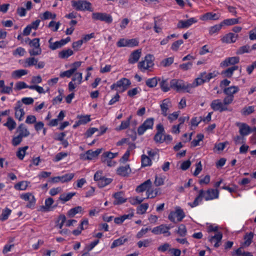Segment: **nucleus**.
<instances>
[{
  "label": "nucleus",
  "instance_id": "nucleus-1",
  "mask_svg": "<svg viewBox=\"0 0 256 256\" xmlns=\"http://www.w3.org/2000/svg\"><path fill=\"white\" fill-rule=\"evenodd\" d=\"M219 197V191L218 190L210 188L204 191L201 190L198 192V195L195 198L192 202H188V205L191 208H194L198 206L204 198L206 201L211 200L218 198Z\"/></svg>",
  "mask_w": 256,
  "mask_h": 256
},
{
  "label": "nucleus",
  "instance_id": "nucleus-2",
  "mask_svg": "<svg viewBox=\"0 0 256 256\" xmlns=\"http://www.w3.org/2000/svg\"><path fill=\"white\" fill-rule=\"evenodd\" d=\"M170 87L174 90L180 92H186L190 93L192 88H196L194 85V82L192 83L186 82L182 80L173 79L170 82Z\"/></svg>",
  "mask_w": 256,
  "mask_h": 256
},
{
  "label": "nucleus",
  "instance_id": "nucleus-3",
  "mask_svg": "<svg viewBox=\"0 0 256 256\" xmlns=\"http://www.w3.org/2000/svg\"><path fill=\"white\" fill-rule=\"evenodd\" d=\"M218 74L216 70H214L212 72L207 73L204 72L200 74L198 76L194 81V85L196 87L202 85L204 83L208 82L211 79L216 77Z\"/></svg>",
  "mask_w": 256,
  "mask_h": 256
},
{
  "label": "nucleus",
  "instance_id": "nucleus-4",
  "mask_svg": "<svg viewBox=\"0 0 256 256\" xmlns=\"http://www.w3.org/2000/svg\"><path fill=\"white\" fill-rule=\"evenodd\" d=\"M72 7L77 11L92 12L94 8L92 3L86 0H72L71 1Z\"/></svg>",
  "mask_w": 256,
  "mask_h": 256
},
{
  "label": "nucleus",
  "instance_id": "nucleus-5",
  "mask_svg": "<svg viewBox=\"0 0 256 256\" xmlns=\"http://www.w3.org/2000/svg\"><path fill=\"white\" fill-rule=\"evenodd\" d=\"M186 216V214L180 206H176L174 208V210L171 211L168 216V220L174 223L180 222Z\"/></svg>",
  "mask_w": 256,
  "mask_h": 256
},
{
  "label": "nucleus",
  "instance_id": "nucleus-6",
  "mask_svg": "<svg viewBox=\"0 0 256 256\" xmlns=\"http://www.w3.org/2000/svg\"><path fill=\"white\" fill-rule=\"evenodd\" d=\"M130 84L131 82L129 80L122 78L110 86V88L116 90L118 92H122L125 91Z\"/></svg>",
  "mask_w": 256,
  "mask_h": 256
},
{
  "label": "nucleus",
  "instance_id": "nucleus-7",
  "mask_svg": "<svg viewBox=\"0 0 256 256\" xmlns=\"http://www.w3.org/2000/svg\"><path fill=\"white\" fill-rule=\"evenodd\" d=\"M154 56L152 55H147L145 56L144 60L139 62L138 64V68L142 72L152 68L154 64Z\"/></svg>",
  "mask_w": 256,
  "mask_h": 256
},
{
  "label": "nucleus",
  "instance_id": "nucleus-8",
  "mask_svg": "<svg viewBox=\"0 0 256 256\" xmlns=\"http://www.w3.org/2000/svg\"><path fill=\"white\" fill-rule=\"evenodd\" d=\"M154 124V118H146L144 122L138 128V135L143 134L147 130H152Z\"/></svg>",
  "mask_w": 256,
  "mask_h": 256
},
{
  "label": "nucleus",
  "instance_id": "nucleus-9",
  "mask_svg": "<svg viewBox=\"0 0 256 256\" xmlns=\"http://www.w3.org/2000/svg\"><path fill=\"white\" fill-rule=\"evenodd\" d=\"M92 17L94 20H100L104 22L107 24H110L112 22V16L105 12H93Z\"/></svg>",
  "mask_w": 256,
  "mask_h": 256
},
{
  "label": "nucleus",
  "instance_id": "nucleus-10",
  "mask_svg": "<svg viewBox=\"0 0 256 256\" xmlns=\"http://www.w3.org/2000/svg\"><path fill=\"white\" fill-rule=\"evenodd\" d=\"M20 198L28 203L26 207L30 209H34L36 206V199L34 196L30 192H26L20 194Z\"/></svg>",
  "mask_w": 256,
  "mask_h": 256
},
{
  "label": "nucleus",
  "instance_id": "nucleus-11",
  "mask_svg": "<svg viewBox=\"0 0 256 256\" xmlns=\"http://www.w3.org/2000/svg\"><path fill=\"white\" fill-rule=\"evenodd\" d=\"M139 41L138 38L125 39L120 38L117 42L118 47H134L138 45Z\"/></svg>",
  "mask_w": 256,
  "mask_h": 256
},
{
  "label": "nucleus",
  "instance_id": "nucleus-12",
  "mask_svg": "<svg viewBox=\"0 0 256 256\" xmlns=\"http://www.w3.org/2000/svg\"><path fill=\"white\" fill-rule=\"evenodd\" d=\"M170 226L162 224L154 228L152 230V232L156 235L163 234L165 236H170L171 234L170 232Z\"/></svg>",
  "mask_w": 256,
  "mask_h": 256
},
{
  "label": "nucleus",
  "instance_id": "nucleus-13",
  "mask_svg": "<svg viewBox=\"0 0 256 256\" xmlns=\"http://www.w3.org/2000/svg\"><path fill=\"white\" fill-rule=\"evenodd\" d=\"M14 116L19 121H22L25 114L23 104L20 100L16 102L14 107Z\"/></svg>",
  "mask_w": 256,
  "mask_h": 256
},
{
  "label": "nucleus",
  "instance_id": "nucleus-14",
  "mask_svg": "<svg viewBox=\"0 0 256 256\" xmlns=\"http://www.w3.org/2000/svg\"><path fill=\"white\" fill-rule=\"evenodd\" d=\"M210 107L214 111H218L222 112L224 111L230 110L228 106H225L223 102L220 99L213 100L210 103Z\"/></svg>",
  "mask_w": 256,
  "mask_h": 256
},
{
  "label": "nucleus",
  "instance_id": "nucleus-15",
  "mask_svg": "<svg viewBox=\"0 0 256 256\" xmlns=\"http://www.w3.org/2000/svg\"><path fill=\"white\" fill-rule=\"evenodd\" d=\"M74 174L69 173L60 176H56L51 178L50 181L52 183H57L60 182H65L70 181L74 177Z\"/></svg>",
  "mask_w": 256,
  "mask_h": 256
},
{
  "label": "nucleus",
  "instance_id": "nucleus-16",
  "mask_svg": "<svg viewBox=\"0 0 256 256\" xmlns=\"http://www.w3.org/2000/svg\"><path fill=\"white\" fill-rule=\"evenodd\" d=\"M70 40V37H67L65 39H62L59 41L53 42V38H50L48 40V42L50 44V48H60L62 46H64L66 43L69 42Z\"/></svg>",
  "mask_w": 256,
  "mask_h": 256
},
{
  "label": "nucleus",
  "instance_id": "nucleus-17",
  "mask_svg": "<svg viewBox=\"0 0 256 256\" xmlns=\"http://www.w3.org/2000/svg\"><path fill=\"white\" fill-rule=\"evenodd\" d=\"M222 238V234L221 232H217L214 235H210L208 240L211 244H214V246L218 248L220 246V242Z\"/></svg>",
  "mask_w": 256,
  "mask_h": 256
},
{
  "label": "nucleus",
  "instance_id": "nucleus-18",
  "mask_svg": "<svg viewBox=\"0 0 256 256\" xmlns=\"http://www.w3.org/2000/svg\"><path fill=\"white\" fill-rule=\"evenodd\" d=\"M239 62L240 58L238 56L228 57L221 62L220 66L222 68H226L236 64L238 63Z\"/></svg>",
  "mask_w": 256,
  "mask_h": 256
},
{
  "label": "nucleus",
  "instance_id": "nucleus-19",
  "mask_svg": "<svg viewBox=\"0 0 256 256\" xmlns=\"http://www.w3.org/2000/svg\"><path fill=\"white\" fill-rule=\"evenodd\" d=\"M238 36L232 32H229L224 35L222 38L221 40L223 43L232 44L238 40Z\"/></svg>",
  "mask_w": 256,
  "mask_h": 256
},
{
  "label": "nucleus",
  "instance_id": "nucleus-20",
  "mask_svg": "<svg viewBox=\"0 0 256 256\" xmlns=\"http://www.w3.org/2000/svg\"><path fill=\"white\" fill-rule=\"evenodd\" d=\"M198 20L195 18H191L186 20H180L178 24V28H186L191 26L193 24L197 22Z\"/></svg>",
  "mask_w": 256,
  "mask_h": 256
},
{
  "label": "nucleus",
  "instance_id": "nucleus-21",
  "mask_svg": "<svg viewBox=\"0 0 256 256\" xmlns=\"http://www.w3.org/2000/svg\"><path fill=\"white\" fill-rule=\"evenodd\" d=\"M113 197L115 200L114 202V204L120 205L126 202L127 200V198L124 196V194L122 192H119L114 193L113 194Z\"/></svg>",
  "mask_w": 256,
  "mask_h": 256
},
{
  "label": "nucleus",
  "instance_id": "nucleus-22",
  "mask_svg": "<svg viewBox=\"0 0 256 256\" xmlns=\"http://www.w3.org/2000/svg\"><path fill=\"white\" fill-rule=\"evenodd\" d=\"M131 172V169L129 164L120 166L116 170V173L118 175L122 176H127Z\"/></svg>",
  "mask_w": 256,
  "mask_h": 256
},
{
  "label": "nucleus",
  "instance_id": "nucleus-23",
  "mask_svg": "<svg viewBox=\"0 0 256 256\" xmlns=\"http://www.w3.org/2000/svg\"><path fill=\"white\" fill-rule=\"evenodd\" d=\"M238 126H239V132L242 136H248L251 132L250 127L246 124L240 123Z\"/></svg>",
  "mask_w": 256,
  "mask_h": 256
},
{
  "label": "nucleus",
  "instance_id": "nucleus-24",
  "mask_svg": "<svg viewBox=\"0 0 256 256\" xmlns=\"http://www.w3.org/2000/svg\"><path fill=\"white\" fill-rule=\"evenodd\" d=\"M141 49H137L136 50L134 51L130 55L128 62L130 64H135L136 63L141 56Z\"/></svg>",
  "mask_w": 256,
  "mask_h": 256
},
{
  "label": "nucleus",
  "instance_id": "nucleus-25",
  "mask_svg": "<svg viewBox=\"0 0 256 256\" xmlns=\"http://www.w3.org/2000/svg\"><path fill=\"white\" fill-rule=\"evenodd\" d=\"M54 202V200L52 198H46L44 202V206L40 208V210L44 212L52 210L53 208L52 205Z\"/></svg>",
  "mask_w": 256,
  "mask_h": 256
},
{
  "label": "nucleus",
  "instance_id": "nucleus-26",
  "mask_svg": "<svg viewBox=\"0 0 256 256\" xmlns=\"http://www.w3.org/2000/svg\"><path fill=\"white\" fill-rule=\"evenodd\" d=\"M16 131L18 133V135L23 138L28 136L30 134L27 128L23 124L18 126Z\"/></svg>",
  "mask_w": 256,
  "mask_h": 256
},
{
  "label": "nucleus",
  "instance_id": "nucleus-27",
  "mask_svg": "<svg viewBox=\"0 0 256 256\" xmlns=\"http://www.w3.org/2000/svg\"><path fill=\"white\" fill-rule=\"evenodd\" d=\"M170 106V101L169 99L164 100L160 104L162 114L164 116H168V110Z\"/></svg>",
  "mask_w": 256,
  "mask_h": 256
},
{
  "label": "nucleus",
  "instance_id": "nucleus-28",
  "mask_svg": "<svg viewBox=\"0 0 256 256\" xmlns=\"http://www.w3.org/2000/svg\"><path fill=\"white\" fill-rule=\"evenodd\" d=\"M102 148H98L94 151L92 150H88L86 152L85 155V159L86 160H92L96 158L102 152Z\"/></svg>",
  "mask_w": 256,
  "mask_h": 256
},
{
  "label": "nucleus",
  "instance_id": "nucleus-29",
  "mask_svg": "<svg viewBox=\"0 0 256 256\" xmlns=\"http://www.w3.org/2000/svg\"><path fill=\"white\" fill-rule=\"evenodd\" d=\"M152 186V182L150 180H148L139 185L136 189L137 192H142L145 190L147 191L148 188H150Z\"/></svg>",
  "mask_w": 256,
  "mask_h": 256
},
{
  "label": "nucleus",
  "instance_id": "nucleus-30",
  "mask_svg": "<svg viewBox=\"0 0 256 256\" xmlns=\"http://www.w3.org/2000/svg\"><path fill=\"white\" fill-rule=\"evenodd\" d=\"M28 71L24 69H20L13 71L12 72L11 76L14 79L20 78L22 76L27 74Z\"/></svg>",
  "mask_w": 256,
  "mask_h": 256
},
{
  "label": "nucleus",
  "instance_id": "nucleus-31",
  "mask_svg": "<svg viewBox=\"0 0 256 256\" xmlns=\"http://www.w3.org/2000/svg\"><path fill=\"white\" fill-rule=\"evenodd\" d=\"M238 91L239 88L238 86H230L224 90V94L228 96H234Z\"/></svg>",
  "mask_w": 256,
  "mask_h": 256
},
{
  "label": "nucleus",
  "instance_id": "nucleus-32",
  "mask_svg": "<svg viewBox=\"0 0 256 256\" xmlns=\"http://www.w3.org/2000/svg\"><path fill=\"white\" fill-rule=\"evenodd\" d=\"M238 68V66H233L227 68L225 70H223L222 72V74L224 77L230 78L233 75L234 71L237 70Z\"/></svg>",
  "mask_w": 256,
  "mask_h": 256
},
{
  "label": "nucleus",
  "instance_id": "nucleus-33",
  "mask_svg": "<svg viewBox=\"0 0 256 256\" xmlns=\"http://www.w3.org/2000/svg\"><path fill=\"white\" fill-rule=\"evenodd\" d=\"M132 116H130L127 118L126 120H122L120 126L117 127L116 130H126L128 128L130 125V122L132 120Z\"/></svg>",
  "mask_w": 256,
  "mask_h": 256
},
{
  "label": "nucleus",
  "instance_id": "nucleus-34",
  "mask_svg": "<svg viewBox=\"0 0 256 256\" xmlns=\"http://www.w3.org/2000/svg\"><path fill=\"white\" fill-rule=\"evenodd\" d=\"M74 54L72 49H64L58 53V57L60 58H67Z\"/></svg>",
  "mask_w": 256,
  "mask_h": 256
},
{
  "label": "nucleus",
  "instance_id": "nucleus-35",
  "mask_svg": "<svg viewBox=\"0 0 256 256\" xmlns=\"http://www.w3.org/2000/svg\"><path fill=\"white\" fill-rule=\"evenodd\" d=\"M4 125L6 126L10 130L12 131L16 128V124L12 118L9 116L7 118V122Z\"/></svg>",
  "mask_w": 256,
  "mask_h": 256
},
{
  "label": "nucleus",
  "instance_id": "nucleus-36",
  "mask_svg": "<svg viewBox=\"0 0 256 256\" xmlns=\"http://www.w3.org/2000/svg\"><path fill=\"white\" fill-rule=\"evenodd\" d=\"M76 194L74 192H70L67 194H62L60 197L59 200H61L63 203H64L70 200Z\"/></svg>",
  "mask_w": 256,
  "mask_h": 256
},
{
  "label": "nucleus",
  "instance_id": "nucleus-37",
  "mask_svg": "<svg viewBox=\"0 0 256 256\" xmlns=\"http://www.w3.org/2000/svg\"><path fill=\"white\" fill-rule=\"evenodd\" d=\"M142 166L146 167L152 165V159L146 154H142L141 156Z\"/></svg>",
  "mask_w": 256,
  "mask_h": 256
},
{
  "label": "nucleus",
  "instance_id": "nucleus-38",
  "mask_svg": "<svg viewBox=\"0 0 256 256\" xmlns=\"http://www.w3.org/2000/svg\"><path fill=\"white\" fill-rule=\"evenodd\" d=\"M118 154V152H112L110 151L105 152L102 154L101 159L112 160L116 158Z\"/></svg>",
  "mask_w": 256,
  "mask_h": 256
},
{
  "label": "nucleus",
  "instance_id": "nucleus-39",
  "mask_svg": "<svg viewBox=\"0 0 256 256\" xmlns=\"http://www.w3.org/2000/svg\"><path fill=\"white\" fill-rule=\"evenodd\" d=\"M254 237V234L252 232L246 234L244 237V242L242 243V246L244 247L249 246L252 243Z\"/></svg>",
  "mask_w": 256,
  "mask_h": 256
},
{
  "label": "nucleus",
  "instance_id": "nucleus-40",
  "mask_svg": "<svg viewBox=\"0 0 256 256\" xmlns=\"http://www.w3.org/2000/svg\"><path fill=\"white\" fill-rule=\"evenodd\" d=\"M240 18H228L224 20H223L222 23V25H226V26H232L236 24H239L240 20Z\"/></svg>",
  "mask_w": 256,
  "mask_h": 256
},
{
  "label": "nucleus",
  "instance_id": "nucleus-41",
  "mask_svg": "<svg viewBox=\"0 0 256 256\" xmlns=\"http://www.w3.org/2000/svg\"><path fill=\"white\" fill-rule=\"evenodd\" d=\"M128 240V239L124 236H122L119 238L114 240L112 243L110 248H114L116 247L120 246L123 244L125 242Z\"/></svg>",
  "mask_w": 256,
  "mask_h": 256
},
{
  "label": "nucleus",
  "instance_id": "nucleus-42",
  "mask_svg": "<svg viewBox=\"0 0 256 256\" xmlns=\"http://www.w3.org/2000/svg\"><path fill=\"white\" fill-rule=\"evenodd\" d=\"M144 198L139 196H134L130 198L128 200L129 202L134 206L141 204L145 199Z\"/></svg>",
  "mask_w": 256,
  "mask_h": 256
},
{
  "label": "nucleus",
  "instance_id": "nucleus-43",
  "mask_svg": "<svg viewBox=\"0 0 256 256\" xmlns=\"http://www.w3.org/2000/svg\"><path fill=\"white\" fill-rule=\"evenodd\" d=\"M28 184L29 182L27 181H22L16 184L14 188L16 190H24L27 188Z\"/></svg>",
  "mask_w": 256,
  "mask_h": 256
},
{
  "label": "nucleus",
  "instance_id": "nucleus-44",
  "mask_svg": "<svg viewBox=\"0 0 256 256\" xmlns=\"http://www.w3.org/2000/svg\"><path fill=\"white\" fill-rule=\"evenodd\" d=\"M26 42L28 43L29 46L33 48H39L40 47V39L38 38H34L32 40L27 38Z\"/></svg>",
  "mask_w": 256,
  "mask_h": 256
},
{
  "label": "nucleus",
  "instance_id": "nucleus-45",
  "mask_svg": "<svg viewBox=\"0 0 256 256\" xmlns=\"http://www.w3.org/2000/svg\"><path fill=\"white\" fill-rule=\"evenodd\" d=\"M146 198H152L156 197L159 194V190L158 188L151 189L148 188L146 191Z\"/></svg>",
  "mask_w": 256,
  "mask_h": 256
},
{
  "label": "nucleus",
  "instance_id": "nucleus-46",
  "mask_svg": "<svg viewBox=\"0 0 256 256\" xmlns=\"http://www.w3.org/2000/svg\"><path fill=\"white\" fill-rule=\"evenodd\" d=\"M12 212V210L9 208H6L2 210L1 216H0V220L2 221L6 220L10 216Z\"/></svg>",
  "mask_w": 256,
  "mask_h": 256
},
{
  "label": "nucleus",
  "instance_id": "nucleus-47",
  "mask_svg": "<svg viewBox=\"0 0 256 256\" xmlns=\"http://www.w3.org/2000/svg\"><path fill=\"white\" fill-rule=\"evenodd\" d=\"M28 148V146L20 148L16 152L17 157L20 160H22L26 155V151Z\"/></svg>",
  "mask_w": 256,
  "mask_h": 256
},
{
  "label": "nucleus",
  "instance_id": "nucleus-48",
  "mask_svg": "<svg viewBox=\"0 0 256 256\" xmlns=\"http://www.w3.org/2000/svg\"><path fill=\"white\" fill-rule=\"evenodd\" d=\"M201 19L203 20H216L218 19V17L217 16V14L212 12H207L204 14Z\"/></svg>",
  "mask_w": 256,
  "mask_h": 256
},
{
  "label": "nucleus",
  "instance_id": "nucleus-49",
  "mask_svg": "<svg viewBox=\"0 0 256 256\" xmlns=\"http://www.w3.org/2000/svg\"><path fill=\"white\" fill-rule=\"evenodd\" d=\"M38 62V60L34 58H28L25 60L24 62V67H30L32 66L36 65Z\"/></svg>",
  "mask_w": 256,
  "mask_h": 256
},
{
  "label": "nucleus",
  "instance_id": "nucleus-50",
  "mask_svg": "<svg viewBox=\"0 0 256 256\" xmlns=\"http://www.w3.org/2000/svg\"><path fill=\"white\" fill-rule=\"evenodd\" d=\"M148 208V204L144 203L140 204L136 208V212L139 214H142L146 212Z\"/></svg>",
  "mask_w": 256,
  "mask_h": 256
},
{
  "label": "nucleus",
  "instance_id": "nucleus-51",
  "mask_svg": "<svg viewBox=\"0 0 256 256\" xmlns=\"http://www.w3.org/2000/svg\"><path fill=\"white\" fill-rule=\"evenodd\" d=\"M82 210V206H78L75 207L74 208H71L68 212V215L70 217L74 216L76 214L80 213Z\"/></svg>",
  "mask_w": 256,
  "mask_h": 256
},
{
  "label": "nucleus",
  "instance_id": "nucleus-52",
  "mask_svg": "<svg viewBox=\"0 0 256 256\" xmlns=\"http://www.w3.org/2000/svg\"><path fill=\"white\" fill-rule=\"evenodd\" d=\"M78 118H79L78 122V124H86L90 121V115L78 116Z\"/></svg>",
  "mask_w": 256,
  "mask_h": 256
},
{
  "label": "nucleus",
  "instance_id": "nucleus-53",
  "mask_svg": "<svg viewBox=\"0 0 256 256\" xmlns=\"http://www.w3.org/2000/svg\"><path fill=\"white\" fill-rule=\"evenodd\" d=\"M147 154L151 159H153L154 157L158 158V149H150L148 148L147 150Z\"/></svg>",
  "mask_w": 256,
  "mask_h": 256
},
{
  "label": "nucleus",
  "instance_id": "nucleus-54",
  "mask_svg": "<svg viewBox=\"0 0 256 256\" xmlns=\"http://www.w3.org/2000/svg\"><path fill=\"white\" fill-rule=\"evenodd\" d=\"M222 26L223 25L221 22L220 24H216L212 26H211L209 29V34L210 35H212L214 34L217 33L221 30Z\"/></svg>",
  "mask_w": 256,
  "mask_h": 256
},
{
  "label": "nucleus",
  "instance_id": "nucleus-55",
  "mask_svg": "<svg viewBox=\"0 0 256 256\" xmlns=\"http://www.w3.org/2000/svg\"><path fill=\"white\" fill-rule=\"evenodd\" d=\"M254 110V106H248L244 108L241 110V114L244 116H248L252 113Z\"/></svg>",
  "mask_w": 256,
  "mask_h": 256
},
{
  "label": "nucleus",
  "instance_id": "nucleus-56",
  "mask_svg": "<svg viewBox=\"0 0 256 256\" xmlns=\"http://www.w3.org/2000/svg\"><path fill=\"white\" fill-rule=\"evenodd\" d=\"M112 182V179L104 177L99 182H98V186L100 188L104 187L109 184Z\"/></svg>",
  "mask_w": 256,
  "mask_h": 256
},
{
  "label": "nucleus",
  "instance_id": "nucleus-57",
  "mask_svg": "<svg viewBox=\"0 0 256 256\" xmlns=\"http://www.w3.org/2000/svg\"><path fill=\"white\" fill-rule=\"evenodd\" d=\"M196 138L197 139H194L191 142L192 147H196L198 146L200 142L203 140L204 136L202 134H200L197 135Z\"/></svg>",
  "mask_w": 256,
  "mask_h": 256
},
{
  "label": "nucleus",
  "instance_id": "nucleus-58",
  "mask_svg": "<svg viewBox=\"0 0 256 256\" xmlns=\"http://www.w3.org/2000/svg\"><path fill=\"white\" fill-rule=\"evenodd\" d=\"M151 242V239H145L143 240L138 241L137 243V244L139 248H141L142 246L146 248L150 245Z\"/></svg>",
  "mask_w": 256,
  "mask_h": 256
},
{
  "label": "nucleus",
  "instance_id": "nucleus-59",
  "mask_svg": "<svg viewBox=\"0 0 256 256\" xmlns=\"http://www.w3.org/2000/svg\"><path fill=\"white\" fill-rule=\"evenodd\" d=\"M30 86L28 85L26 82H18L16 84L15 90H20L22 89L28 88L30 89Z\"/></svg>",
  "mask_w": 256,
  "mask_h": 256
},
{
  "label": "nucleus",
  "instance_id": "nucleus-60",
  "mask_svg": "<svg viewBox=\"0 0 256 256\" xmlns=\"http://www.w3.org/2000/svg\"><path fill=\"white\" fill-rule=\"evenodd\" d=\"M177 233L181 236H184L187 233V230L186 226L183 224H180L178 226Z\"/></svg>",
  "mask_w": 256,
  "mask_h": 256
},
{
  "label": "nucleus",
  "instance_id": "nucleus-61",
  "mask_svg": "<svg viewBox=\"0 0 256 256\" xmlns=\"http://www.w3.org/2000/svg\"><path fill=\"white\" fill-rule=\"evenodd\" d=\"M56 18V14H52L49 11L45 12L43 14L41 18L42 20H46L50 18L54 19Z\"/></svg>",
  "mask_w": 256,
  "mask_h": 256
},
{
  "label": "nucleus",
  "instance_id": "nucleus-62",
  "mask_svg": "<svg viewBox=\"0 0 256 256\" xmlns=\"http://www.w3.org/2000/svg\"><path fill=\"white\" fill-rule=\"evenodd\" d=\"M158 84L157 78L154 77L148 78L146 81V84L150 88H154Z\"/></svg>",
  "mask_w": 256,
  "mask_h": 256
},
{
  "label": "nucleus",
  "instance_id": "nucleus-63",
  "mask_svg": "<svg viewBox=\"0 0 256 256\" xmlns=\"http://www.w3.org/2000/svg\"><path fill=\"white\" fill-rule=\"evenodd\" d=\"M170 244L168 243H164L158 248V250L160 252H164L166 251L170 252Z\"/></svg>",
  "mask_w": 256,
  "mask_h": 256
},
{
  "label": "nucleus",
  "instance_id": "nucleus-64",
  "mask_svg": "<svg viewBox=\"0 0 256 256\" xmlns=\"http://www.w3.org/2000/svg\"><path fill=\"white\" fill-rule=\"evenodd\" d=\"M82 72L75 74L74 76L72 78V82H77V84H80L82 82Z\"/></svg>",
  "mask_w": 256,
  "mask_h": 256
}]
</instances>
